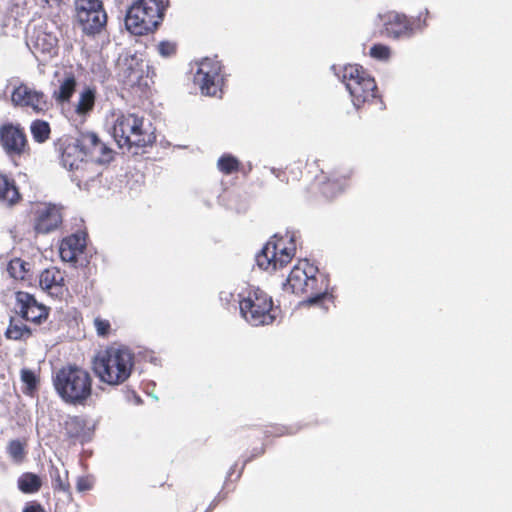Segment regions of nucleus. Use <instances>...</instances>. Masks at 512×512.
Returning a JSON list of instances; mask_svg holds the SVG:
<instances>
[{
    "label": "nucleus",
    "instance_id": "f8f14e48",
    "mask_svg": "<svg viewBox=\"0 0 512 512\" xmlns=\"http://www.w3.org/2000/svg\"><path fill=\"white\" fill-rule=\"evenodd\" d=\"M79 148L83 150L85 157H90L93 161L104 163L111 159V150L100 141L98 136L92 132H82L78 137H74Z\"/></svg>",
    "mask_w": 512,
    "mask_h": 512
},
{
    "label": "nucleus",
    "instance_id": "c756f323",
    "mask_svg": "<svg viewBox=\"0 0 512 512\" xmlns=\"http://www.w3.org/2000/svg\"><path fill=\"white\" fill-rule=\"evenodd\" d=\"M51 477L53 479L54 487L61 491H68V472L66 470L61 473L58 468L52 467Z\"/></svg>",
    "mask_w": 512,
    "mask_h": 512
},
{
    "label": "nucleus",
    "instance_id": "f257e3e1",
    "mask_svg": "<svg viewBox=\"0 0 512 512\" xmlns=\"http://www.w3.org/2000/svg\"><path fill=\"white\" fill-rule=\"evenodd\" d=\"M133 368V354L127 348L108 347L94 357L93 370L101 382L120 385L130 376Z\"/></svg>",
    "mask_w": 512,
    "mask_h": 512
},
{
    "label": "nucleus",
    "instance_id": "473e14b6",
    "mask_svg": "<svg viewBox=\"0 0 512 512\" xmlns=\"http://www.w3.org/2000/svg\"><path fill=\"white\" fill-rule=\"evenodd\" d=\"M21 381L25 384L26 388L24 390L25 393L32 392L37 386V377L35 373L27 368H23L20 372Z\"/></svg>",
    "mask_w": 512,
    "mask_h": 512
},
{
    "label": "nucleus",
    "instance_id": "b1692460",
    "mask_svg": "<svg viewBox=\"0 0 512 512\" xmlns=\"http://www.w3.org/2000/svg\"><path fill=\"white\" fill-rule=\"evenodd\" d=\"M95 105V90L89 87L83 89L79 95L77 104L75 105V112L78 115H86L90 113Z\"/></svg>",
    "mask_w": 512,
    "mask_h": 512
},
{
    "label": "nucleus",
    "instance_id": "39448f33",
    "mask_svg": "<svg viewBox=\"0 0 512 512\" xmlns=\"http://www.w3.org/2000/svg\"><path fill=\"white\" fill-rule=\"evenodd\" d=\"M341 78L355 107L375 98L377 87L374 79L358 65L345 66Z\"/></svg>",
    "mask_w": 512,
    "mask_h": 512
},
{
    "label": "nucleus",
    "instance_id": "f704fd0d",
    "mask_svg": "<svg viewBox=\"0 0 512 512\" xmlns=\"http://www.w3.org/2000/svg\"><path fill=\"white\" fill-rule=\"evenodd\" d=\"M390 49L389 47L381 44H377L371 47L370 55L371 57L378 60H387L390 57Z\"/></svg>",
    "mask_w": 512,
    "mask_h": 512
},
{
    "label": "nucleus",
    "instance_id": "9d476101",
    "mask_svg": "<svg viewBox=\"0 0 512 512\" xmlns=\"http://www.w3.org/2000/svg\"><path fill=\"white\" fill-rule=\"evenodd\" d=\"M14 310L22 319L37 325L42 324L48 317L47 307L39 304L32 295L22 291L16 293Z\"/></svg>",
    "mask_w": 512,
    "mask_h": 512
},
{
    "label": "nucleus",
    "instance_id": "9b49d317",
    "mask_svg": "<svg viewBox=\"0 0 512 512\" xmlns=\"http://www.w3.org/2000/svg\"><path fill=\"white\" fill-rule=\"evenodd\" d=\"M317 271L318 269L307 260H301L291 270L284 286L296 294L308 292L309 285L317 281L315 277Z\"/></svg>",
    "mask_w": 512,
    "mask_h": 512
},
{
    "label": "nucleus",
    "instance_id": "a19ab883",
    "mask_svg": "<svg viewBox=\"0 0 512 512\" xmlns=\"http://www.w3.org/2000/svg\"><path fill=\"white\" fill-rule=\"evenodd\" d=\"M47 3H52V4H55V5H60L61 3H63L65 0H45Z\"/></svg>",
    "mask_w": 512,
    "mask_h": 512
},
{
    "label": "nucleus",
    "instance_id": "6ab92c4d",
    "mask_svg": "<svg viewBox=\"0 0 512 512\" xmlns=\"http://www.w3.org/2000/svg\"><path fill=\"white\" fill-rule=\"evenodd\" d=\"M86 246L84 237L72 235L65 238L60 245V256L67 262L76 261L77 256L81 254Z\"/></svg>",
    "mask_w": 512,
    "mask_h": 512
},
{
    "label": "nucleus",
    "instance_id": "412c9836",
    "mask_svg": "<svg viewBox=\"0 0 512 512\" xmlns=\"http://www.w3.org/2000/svg\"><path fill=\"white\" fill-rule=\"evenodd\" d=\"M21 317H10L9 325L5 331V336L10 340H27L32 335V330L23 323Z\"/></svg>",
    "mask_w": 512,
    "mask_h": 512
},
{
    "label": "nucleus",
    "instance_id": "c9c22d12",
    "mask_svg": "<svg viewBox=\"0 0 512 512\" xmlns=\"http://www.w3.org/2000/svg\"><path fill=\"white\" fill-rule=\"evenodd\" d=\"M175 49V44L168 41L161 42L158 45V52L164 57H169L174 54Z\"/></svg>",
    "mask_w": 512,
    "mask_h": 512
},
{
    "label": "nucleus",
    "instance_id": "f03ea898",
    "mask_svg": "<svg viewBox=\"0 0 512 512\" xmlns=\"http://www.w3.org/2000/svg\"><path fill=\"white\" fill-rule=\"evenodd\" d=\"M55 390L61 399L73 405H83L92 394V378L88 371L78 366H66L53 377Z\"/></svg>",
    "mask_w": 512,
    "mask_h": 512
},
{
    "label": "nucleus",
    "instance_id": "2f4dec72",
    "mask_svg": "<svg viewBox=\"0 0 512 512\" xmlns=\"http://www.w3.org/2000/svg\"><path fill=\"white\" fill-rule=\"evenodd\" d=\"M26 263L19 258L11 260L8 264L7 271L14 279H24L26 273Z\"/></svg>",
    "mask_w": 512,
    "mask_h": 512
},
{
    "label": "nucleus",
    "instance_id": "1a4fd4ad",
    "mask_svg": "<svg viewBox=\"0 0 512 512\" xmlns=\"http://www.w3.org/2000/svg\"><path fill=\"white\" fill-rule=\"evenodd\" d=\"M11 102L16 107L31 108L35 113H43L50 106L47 96L42 91L23 83L12 91Z\"/></svg>",
    "mask_w": 512,
    "mask_h": 512
},
{
    "label": "nucleus",
    "instance_id": "7ed1b4c3",
    "mask_svg": "<svg viewBox=\"0 0 512 512\" xmlns=\"http://www.w3.org/2000/svg\"><path fill=\"white\" fill-rule=\"evenodd\" d=\"M112 134L118 146L127 149L151 145L156 139L150 123L135 114L119 115L114 122Z\"/></svg>",
    "mask_w": 512,
    "mask_h": 512
},
{
    "label": "nucleus",
    "instance_id": "c85d7f7f",
    "mask_svg": "<svg viewBox=\"0 0 512 512\" xmlns=\"http://www.w3.org/2000/svg\"><path fill=\"white\" fill-rule=\"evenodd\" d=\"M75 6L77 15L90 14L92 11L103 9L99 0H76Z\"/></svg>",
    "mask_w": 512,
    "mask_h": 512
},
{
    "label": "nucleus",
    "instance_id": "20e7f679",
    "mask_svg": "<svg viewBox=\"0 0 512 512\" xmlns=\"http://www.w3.org/2000/svg\"><path fill=\"white\" fill-rule=\"evenodd\" d=\"M163 9L157 0H138L128 9L125 26L135 35L152 32L161 22Z\"/></svg>",
    "mask_w": 512,
    "mask_h": 512
},
{
    "label": "nucleus",
    "instance_id": "423d86ee",
    "mask_svg": "<svg viewBox=\"0 0 512 512\" xmlns=\"http://www.w3.org/2000/svg\"><path fill=\"white\" fill-rule=\"evenodd\" d=\"M240 313L252 326L269 325L275 320L272 299L262 290H255L239 302Z\"/></svg>",
    "mask_w": 512,
    "mask_h": 512
},
{
    "label": "nucleus",
    "instance_id": "7c9ffc66",
    "mask_svg": "<svg viewBox=\"0 0 512 512\" xmlns=\"http://www.w3.org/2000/svg\"><path fill=\"white\" fill-rule=\"evenodd\" d=\"M7 452L13 461L19 463L25 457L24 444L20 440H12L7 446Z\"/></svg>",
    "mask_w": 512,
    "mask_h": 512
},
{
    "label": "nucleus",
    "instance_id": "e433bc0d",
    "mask_svg": "<svg viewBox=\"0 0 512 512\" xmlns=\"http://www.w3.org/2000/svg\"><path fill=\"white\" fill-rule=\"evenodd\" d=\"M94 325L99 336L107 335L110 329V323L107 320H103L100 318H96L94 320Z\"/></svg>",
    "mask_w": 512,
    "mask_h": 512
},
{
    "label": "nucleus",
    "instance_id": "4be33fe9",
    "mask_svg": "<svg viewBox=\"0 0 512 512\" xmlns=\"http://www.w3.org/2000/svg\"><path fill=\"white\" fill-rule=\"evenodd\" d=\"M383 23L388 34L399 37L407 29V21L404 15L389 12L383 17Z\"/></svg>",
    "mask_w": 512,
    "mask_h": 512
},
{
    "label": "nucleus",
    "instance_id": "5701e85b",
    "mask_svg": "<svg viewBox=\"0 0 512 512\" xmlns=\"http://www.w3.org/2000/svg\"><path fill=\"white\" fill-rule=\"evenodd\" d=\"M20 199V194L13 180L0 174V201L6 205H13Z\"/></svg>",
    "mask_w": 512,
    "mask_h": 512
},
{
    "label": "nucleus",
    "instance_id": "4c0bfd02",
    "mask_svg": "<svg viewBox=\"0 0 512 512\" xmlns=\"http://www.w3.org/2000/svg\"><path fill=\"white\" fill-rule=\"evenodd\" d=\"M22 512H45V509L40 503L31 501L26 503Z\"/></svg>",
    "mask_w": 512,
    "mask_h": 512
},
{
    "label": "nucleus",
    "instance_id": "a878e982",
    "mask_svg": "<svg viewBox=\"0 0 512 512\" xmlns=\"http://www.w3.org/2000/svg\"><path fill=\"white\" fill-rule=\"evenodd\" d=\"M63 280L61 272L56 268L46 269L39 276L40 287L44 290L60 286Z\"/></svg>",
    "mask_w": 512,
    "mask_h": 512
},
{
    "label": "nucleus",
    "instance_id": "a211bd4d",
    "mask_svg": "<svg viewBox=\"0 0 512 512\" xmlns=\"http://www.w3.org/2000/svg\"><path fill=\"white\" fill-rule=\"evenodd\" d=\"M77 19L86 34H96L102 30L107 22L104 9L92 11L90 14L77 15Z\"/></svg>",
    "mask_w": 512,
    "mask_h": 512
},
{
    "label": "nucleus",
    "instance_id": "6e6552de",
    "mask_svg": "<svg viewBox=\"0 0 512 512\" xmlns=\"http://www.w3.org/2000/svg\"><path fill=\"white\" fill-rule=\"evenodd\" d=\"M221 65L217 60L205 58L199 65L194 76V83L199 86L202 94L207 96H218L221 93L220 76Z\"/></svg>",
    "mask_w": 512,
    "mask_h": 512
},
{
    "label": "nucleus",
    "instance_id": "aec40b11",
    "mask_svg": "<svg viewBox=\"0 0 512 512\" xmlns=\"http://www.w3.org/2000/svg\"><path fill=\"white\" fill-rule=\"evenodd\" d=\"M77 86L75 76L66 72L61 79H59V87L52 93V97L59 104L67 103L70 101L74 94Z\"/></svg>",
    "mask_w": 512,
    "mask_h": 512
},
{
    "label": "nucleus",
    "instance_id": "393cba45",
    "mask_svg": "<svg viewBox=\"0 0 512 512\" xmlns=\"http://www.w3.org/2000/svg\"><path fill=\"white\" fill-rule=\"evenodd\" d=\"M17 484L21 492L33 494L39 491L42 482L39 476L34 473L27 472L18 478Z\"/></svg>",
    "mask_w": 512,
    "mask_h": 512
},
{
    "label": "nucleus",
    "instance_id": "4468645a",
    "mask_svg": "<svg viewBox=\"0 0 512 512\" xmlns=\"http://www.w3.org/2000/svg\"><path fill=\"white\" fill-rule=\"evenodd\" d=\"M74 137H66L61 140V163L63 167L71 171H78L85 163V154L79 148Z\"/></svg>",
    "mask_w": 512,
    "mask_h": 512
},
{
    "label": "nucleus",
    "instance_id": "f3484780",
    "mask_svg": "<svg viewBox=\"0 0 512 512\" xmlns=\"http://www.w3.org/2000/svg\"><path fill=\"white\" fill-rule=\"evenodd\" d=\"M0 142L8 154L19 155L24 150L26 138L21 129L6 125L0 129Z\"/></svg>",
    "mask_w": 512,
    "mask_h": 512
},
{
    "label": "nucleus",
    "instance_id": "dca6fc26",
    "mask_svg": "<svg viewBox=\"0 0 512 512\" xmlns=\"http://www.w3.org/2000/svg\"><path fill=\"white\" fill-rule=\"evenodd\" d=\"M62 214L55 205H44L37 210L35 219V230L38 233H49L61 224Z\"/></svg>",
    "mask_w": 512,
    "mask_h": 512
},
{
    "label": "nucleus",
    "instance_id": "2eb2a0df",
    "mask_svg": "<svg viewBox=\"0 0 512 512\" xmlns=\"http://www.w3.org/2000/svg\"><path fill=\"white\" fill-rule=\"evenodd\" d=\"M118 67L123 82L133 86L138 84L143 78L145 73L144 68L147 66L143 60L136 56H125L119 59Z\"/></svg>",
    "mask_w": 512,
    "mask_h": 512
},
{
    "label": "nucleus",
    "instance_id": "0eeeda50",
    "mask_svg": "<svg viewBox=\"0 0 512 512\" xmlns=\"http://www.w3.org/2000/svg\"><path fill=\"white\" fill-rule=\"evenodd\" d=\"M278 236L274 235L256 256L257 264L264 270H276L284 267L290 262L295 252L294 235L289 236V245L282 244V238L275 240Z\"/></svg>",
    "mask_w": 512,
    "mask_h": 512
},
{
    "label": "nucleus",
    "instance_id": "79ce46f5",
    "mask_svg": "<svg viewBox=\"0 0 512 512\" xmlns=\"http://www.w3.org/2000/svg\"><path fill=\"white\" fill-rule=\"evenodd\" d=\"M316 283L317 281L314 283V284H310L309 287H308V292L311 291L313 292L315 289H316Z\"/></svg>",
    "mask_w": 512,
    "mask_h": 512
},
{
    "label": "nucleus",
    "instance_id": "ea45409f",
    "mask_svg": "<svg viewBox=\"0 0 512 512\" xmlns=\"http://www.w3.org/2000/svg\"><path fill=\"white\" fill-rule=\"evenodd\" d=\"M91 488V483L87 478H79L77 481V490L79 492L87 491Z\"/></svg>",
    "mask_w": 512,
    "mask_h": 512
},
{
    "label": "nucleus",
    "instance_id": "bb28decb",
    "mask_svg": "<svg viewBox=\"0 0 512 512\" xmlns=\"http://www.w3.org/2000/svg\"><path fill=\"white\" fill-rule=\"evenodd\" d=\"M30 130L33 139L38 143L45 142L49 138L51 132L49 123L43 120L33 121Z\"/></svg>",
    "mask_w": 512,
    "mask_h": 512
},
{
    "label": "nucleus",
    "instance_id": "58836bf2",
    "mask_svg": "<svg viewBox=\"0 0 512 512\" xmlns=\"http://www.w3.org/2000/svg\"><path fill=\"white\" fill-rule=\"evenodd\" d=\"M328 295L327 291L317 293L315 296L309 297L303 304L314 305L319 303L323 298Z\"/></svg>",
    "mask_w": 512,
    "mask_h": 512
},
{
    "label": "nucleus",
    "instance_id": "cd10ccee",
    "mask_svg": "<svg viewBox=\"0 0 512 512\" xmlns=\"http://www.w3.org/2000/svg\"><path fill=\"white\" fill-rule=\"evenodd\" d=\"M85 427L84 421L77 416H69L64 422V430L68 437L77 438Z\"/></svg>",
    "mask_w": 512,
    "mask_h": 512
},
{
    "label": "nucleus",
    "instance_id": "72a5a7b5",
    "mask_svg": "<svg viewBox=\"0 0 512 512\" xmlns=\"http://www.w3.org/2000/svg\"><path fill=\"white\" fill-rule=\"evenodd\" d=\"M218 167L225 173H231L238 167V161L231 156H223L218 160Z\"/></svg>",
    "mask_w": 512,
    "mask_h": 512
},
{
    "label": "nucleus",
    "instance_id": "ddd939ff",
    "mask_svg": "<svg viewBox=\"0 0 512 512\" xmlns=\"http://www.w3.org/2000/svg\"><path fill=\"white\" fill-rule=\"evenodd\" d=\"M27 45L35 56L43 55L51 58L57 54L58 38L45 28L38 27L29 36Z\"/></svg>",
    "mask_w": 512,
    "mask_h": 512
}]
</instances>
